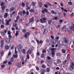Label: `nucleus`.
<instances>
[{"mask_svg":"<svg viewBox=\"0 0 74 74\" xmlns=\"http://www.w3.org/2000/svg\"><path fill=\"white\" fill-rule=\"evenodd\" d=\"M74 62H71V67L70 68V70L71 71H72L74 69Z\"/></svg>","mask_w":74,"mask_h":74,"instance_id":"1","label":"nucleus"},{"mask_svg":"<svg viewBox=\"0 0 74 74\" xmlns=\"http://www.w3.org/2000/svg\"><path fill=\"white\" fill-rule=\"evenodd\" d=\"M30 35V33L29 32H26L25 34L24 37L26 38H27V36Z\"/></svg>","mask_w":74,"mask_h":74,"instance_id":"2","label":"nucleus"},{"mask_svg":"<svg viewBox=\"0 0 74 74\" xmlns=\"http://www.w3.org/2000/svg\"><path fill=\"white\" fill-rule=\"evenodd\" d=\"M40 72L41 74H45L44 73H45V70L44 69H41Z\"/></svg>","mask_w":74,"mask_h":74,"instance_id":"3","label":"nucleus"},{"mask_svg":"<svg viewBox=\"0 0 74 74\" xmlns=\"http://www.w3.org/2000/svg\"><path fill=\"white\" fill-rule=\"evenodd\" d=\"M37 42L38 45H39L40 44H42V43L44 42V41H42V40H40V41H39V40H37Z\"/></svg>","mask_w":74,"mask_h":74,"instance_id":"4","label":"nucleus"},{"mask_svg":"<svg viewBox=\"0 0 74 74\" xmlns=\"http://www.w3.org/2000/svg\"><path fill=\"white\" fill-rule=\"evenodd\" d=\"M34 17H32L31 18L29 19V23H32V22H33L34 21Z\"/></svg>","mask_w":74,"mask_h":74,"instance_id":"5","label":"nucleus"},{"mask_svg":"<svg viewBox=\"0 0 74 74\" xmlns=\"http://www.w3.org/2000/svg\"><path fill=\"white\" fill-rule=\"evenodd\" d=\"M5 21H7L6 23V25H9V23H10V22L11 21V19L10 18L9 20H7V19H6L5 20Z\"/></svg>","mask_w":74,"mask_h":74,"instance_id":"6","label":"nucleus"},{"mask_svg":"<svg viewBox=\"0 0 74 74\" xmlns=\"http://www.w3.org/2000/svg\"><path fill=\"white\" fill-rule=\"evenodd\" d=\"M48 33V29H46L45 28L44 29V32H43V34H47Z\"/></svg>","mask_w":74,"mask_h":74,"instance_id":"7","label":"nucleus"},{"mask_svg":"<svg viewBox=\"0 0 74 74\" xmlns=\"http://www.w3.org/2000/svg\"><path fill=\"white\" fill-rule=\"evenodd\" d=\"M16 66L18 68H20L21 67V64L20 63H17L16 64Z\"/></svg>","mask_w":74,"mask_h":74,"instance_id":"8","label":"nucleus"},{"mask_svg":"<svg viewBox=\"0 0 74 74\" xmlns=\"http://www.w3.org/2000/svg\"><path fill=\"white\" fill-rule=\"evenodd\" d=\"M10 40H11L10 38H6L5 40V41L6 43H8V42H9L10 41Z\"/></svg>","mask_w":74,"mask_h":74,"instance_id":"9","label":"nucleus"},{"mask_svg":"<svg viewBox=\"0 0 74 74\" xmlns=\"http://www.w3.org/2000/svg\"><path fill=\"white\" fill-rule=\"evenodd\" d=\"M22 48H23L22 45L20 44L17 46V48L18 49H21Z\"/></svg>","mask_w":74,"mask_h":74,"instance_id":"10","label":"nucleus"},{"mask_svg":"<svg viewBox=\"0 0 74 74\" xmlns=\"http://www.w3.org/2000/svg\"><path fill=\"white\" fill-rule=\"evenodd\" d=\"M51 12L52 14H55V15H57V12H55L53 10H52L51 11Z\"/></svg>","mask_w":74,"mask_h":74,"instance_id":"11","label":"nucleus"},{"mask_svg":"<svg viewBox=\"0 0 74 74\" xmlns=\"http://www.w3.org/2000/svg\"><path fill=\"white\" fill-rule=\"evenodd\" d=\"M8 17V13H5L3 17L4 18H7Z\"/></svg>","mask_w":74,"mask_h":74,"instance_id":"12","label":"nucleus"},{"mask_svg":"<svg viewBox=\"0 0 74 74\" xmlns=\"http://www.w3.org/2000/svg\"><path fill=\"white\" fill-rule=\"evenodd\" d=\"M50 70H51V69H50L49 68H47L45 69V72L46 71V72H48L50 71Z\"/></svg>","mask_w":74,"mask_h":74,"instance_id":"13","label":"nucleus"},{"mask_svg":"<svg viewBox=\"0 0 74 74\" xmlns=\"http://www.w3.org/2000/svg\"><path fill=\"white\" fill-rule=\"evenodd\" d=\"M64 41L65 43L66 44H68L69 43V42L68 41L67 39H66V38H65Z\"/></svg>","mask_w":74,"mask_h":74,"instance_id":"14","label":"nucleus"},{"mask_svg":"<svg viewBox=\"0 0 74 74\" xmlns=\"http://www.w3.org/2000/svg\"><path fill=\"white\" fill-rule=\"evenodd\" d=\"M41 67L42 69H46V67H47V66H46V65H45L43 64L41 66Z\"/></svg>","mask_w":74,"mask_h":74,"instance_id":"15","label":"nucleus"},{"mask_svg":"<svg viewBox=\"0 0 74 74\" xmlns=\"http://www.w3.org/2000/svg\"><path fill=\"white\" fill-rule=\"evenodd\" d=\"M1 48H3V47L4 46V40H2L1 42Z\"/></svg>","mask_w":74,"mask_h":74,"instance_id":"16","label":"nucleus"},{"mask_svg":"<svg viewBox=\"0 0 74 74\" xmlns=\"http://www.w3.org/2000/svg\"><path fill=\"white\" fill-rule=\"evenodd\" d=\"M13 58H17L18 57V54H14L13 55Z\"/></svg>","mask_w":74,"mask_h":74,"instance_id":"17","label":"nucleus"},{"mask_svg":"<svg viewBox=\"0 0 74 74\" xmlns=\"http://www.w3.org/2000/svg\"><path fill=\"white\" fill-rule=\"evenodd\" d=\"M9 48H10V47L8 45H6L5 47V49H7V50H8V49H9Z\"/></svg>","mask_w":74,"mask_h":74,"instance_id":"18","label":"nucleus"},{"mask_svg":"<svg viewBox=\"0 0 74 74\" xmlns=\"http://www.w3.org/2000/svg\"><path fill=\"white\" fill-rule=\"evenodd\" d=\"M56 62H57V63L58 64H60V63H61L62 61L60 60V59L57 60Z\"/></svg>","mask_w":74,"mask_h":74,"instance_id":"19","label":"nucleus"},{"mask_svg":"<svg viewBox=\"0 0 74 74\" xmlns=\"http://www.w3.org/2000/svg\"><path fill=\"white\" fill-rule=\"evenodd\" d=\"M32 53V50H28L27 52V54H30Z\"/></svg>","mask_w":74,"mask_h":74,"instance_id":"20","label":"nucleus"},{"mask_svg":"<svg viewBox=\"0 0 74 74\" xmlns=\"http://www.w3.org/2000/svg\"><path fill=\"white\" fill-rule=\"evenodd\" d=\"M5 4V2L2 1L1 3V6H3V5H4Z\"/></svg>","mask_w":74,"mask_h":74,"instance_id":"21","label":"nucleus"},{"mask_svg":"<svg viewBox=\"0 0 74 74\" xmlns=\"http://www.w3.org/2000/svg\"><path fill=\"white\" fill-rule=\"evenodd\" d=\"M22 52L23 53H26V49H23L22 51Z\"/></svg>","mask_w":74,"mask_h":74,"instance_id":"22","label":"nucleus"},{"mask_svg":"<svg viewBox=\"0 0 74 74\" xmlns=\"http://www.w3.org/2000/svg\"><path fill=\"white\" fill-rule=\"evenodd\" d=\"M15 10V8L14 7H12L10 9V11H14Z\"/></svg>","mask_w":74,"mask_h":74,"instance_id":"23","label":"nucleus"},{"mask_svg":"<svg viewBox=\"0 0 74 74\" xmlns=\"http://www.w3.org/2000/svg\"><path fill=\"white\" fill-rule=\"evenodd\" d=\"M40 21L41 23H45V21H44L42 19H40Z\"/></svg>","mask_w":74,"mask_h":74,"instance_id":"24","label":"nucleus"},{"mask_svg":"<svg viewBox=\"0 0 74 74\" xmlns=\"http://www.w3.org/2000/svg\"><path fill=\"white\" fill-rule=\"evenodd\" d=\"M47 21L49 24H50V25H51V23L52 22V21L51 20H50L48 21Z\"/></svg>","mask_w":74,"mask_h":74,"instance_id":"25","label":"nucleus"},{"mask_svg":"<svg viewBox=\"0 0 74 74\" xmlns=\"http://www.w3.org/2000/svg\"><path fill=\"white\" fill-rule=\"evenodd\" d=\"M36 54V56H39L40 55V53L39 51L37 52Z\"/></svg>","mask_w":74,"mask_h":74,"instance_id":"26","label":"nucleus"},{"mask_svg":"<svg viewBox=\"0 0 74 74\" xmlns=\"http://www.w3.org/2000/svg\"><path fill=\"white\" fill-rule=\"evenodd\" d=\"M27 59H30V56H29V54H27Z\"/></svg>","mask_w":74,"mask_h":74,"instance_id":"27","label":"nucleus"},{"mask_svg":"<svg viewBox=\"0 0 74 74\" xmlns=\"http://www.w3.org/2000/svg\"><path fill=\"white\" fill-rule=\"evenodd\" d=\"M14 58L13 57H12L10 59V60L12 62H14Z\"/></svg>","mask_w":74,"mask_h":74,"instance_id":"28","label":"nucleus"},{"mask_svg":"<svg viewBox=\"0 0 74 74\" xmlns=\"http://www.w3.org/2000/svg\"><path fill=\"white\" fill-rule=\"evenodd\" d=\"M1 35H2V36H4V35H5V33H4V32H1Z\"/></svg>","mask_w":74,"mask_h":74,"instance_id":"29","label":"nucleus"},{"mask_svg":"<svg viewBox=\"0 0 74 74\" xmlns=\"http://www.w3.org/2000/svg\"><path fill=\"white\" fill-rule=\"evenodd\" d=\"M29 11H30V12H34V10L33 9H31Z\"/></svg>","mask_w":74,"mask_h":74,"instance_id":"30","label":"nucleus"},{"mask_svg":"<svg viewBox=\"0 0 74 74\" xmlns=\"http://www.w3.org/2000/svg\"><path fill=\"white\" fill-rule=\"evenodd\" d=\"M19 32V31H17L16 33H15V35L16 36H18V33Z\"/></svg>","mask_w":74,"mask_h":74,"instance_id":"31","label":"nucleus"},{"mask_svg":"<svg viewBox=\"0 0 74 74\" xmlns=\"http://www.w3.org/2000/svg\"><path fill=\"white\" fill-rule=\"evenodd\" d=\"M56 55L57 56H60L61 55L60 53H58L56 54Z\"/></svg>","mask_w":74,"mask_h":74,"instance_id":"32","label":"nucleus"},{"mask_svg":"<svg viewBox=\"0 0 74 74\" xmlns=\"http://www.w3.org/2000/svg\"><path fill=\"white\" fill-rule=\"evenodd\" d=\"M39 5L40 7H42V3L40 2L39 3Z\"/></svg>","mask_w":74,"mask_h":74,"instance_id":"33","label":"nucleus"},{"mask_svg":"<svg viewBox=\"0 0 74 74\" xmlns=\"http://www.w3.org/2000/svg\"><path fill=\"white\" fill-rule=\"evenodd\" d=\"M8 35H11V31L8 30Z\"/></svg>","mask_w":74,"mask_h":74,"instance_id":"34","label":"nucleus"},{"mask_svg":"<svg viewBox=\"0 0 74 74\" xmlns=\"http://www.w3.org/2000/svg\"><path fill=\"white\" fill-rule=\"evenodd\" d=\"M44 11L45 12H48V10H47V9L45 8H44L43 9Z\"/></svg>","mask_w":74,"mask_h":74,"instance_id":"35","label":"nucleus"},{"mask_svg":"<svg viewBox=\"0 0 74 74\" xmlns=\"http://www.w3.org/2000/svg\"><path fill=\"white\" fill-rule=\"evenodd\" d=\"M47 18H42V20L45 21H45H47Z\"/></svg>","mask_w":74,"mask_h":74,"instance_id":"36","label":"nucleus"},{"mask_svg":"<svg viewBox=\"0 0 74 74\" xmlns=\"http://www.w3.org/2000/svg\"><path fill=\"white\" fill-rule=\"evenodd\" d=\"M1 8H2V11H4V9H5V6H2L1 7Z\"/></svg>","mask_w":74,"mask_h":74,"instance_id":"37","label":"nucleus"},{"mask_svg":"<svg viewBox=\"0 0 74 74\" xmlns=\"http://www.w3.org/2000/svg\"><path fill=\"white\" fill-rule=\"evenodd\" d=\"M41 58H44V53H42L41 55Z\"/></svg>","mask_w":74,"mask_h":74,"instance_id":"38","label":"nucleus"},{"mask_svg":"<svg viewBox=\"0 0 74 74\" xmlns=\"http://www.w3.org/2000/svg\"><path fill=\"white\" fill-rule=\"evenodd\" d=\"M67 61V60H65V61L63 62L62 63L63 64H66Z\"/></svg>","mask_w":74,"mask_h":74,"instance_id":"39","label":"nucleus"},{"mask_svg":"<svg viewBox=\"0 0 74 74\" xmlns=\"http://www.w3.org/2000/svg\"><path fill=\"white\" fill-rule=\"evenodd\" d=\"M26 15L27 16L29 15V12L27 10V11L26 13Z\"/></svg>","mask_w":74,"mask_h":74,"instance_id":"40","label":"nucleus"},{"mask_svg":"<svg viewBox=\"0 0 74 74\" xmlns=\"http://www.w3.org/2000/svg\"><path fill=\"white\" fill-rule=\"evenodd\" d=\"M17 25L15 23H13V26H14V27H16Z\"/></svg>","mask_w":74,"mask_h":74,"instance_id":"41","label":"nucleus"},{"mask_svg":"<svg viewBox=\"0 0 74 74\" xmlns=\"http://www.w3.org/2000/svg\"><path fill=\"white\" fill-rule=\"evenodd\" d=\"M22 32H23V33H25L26 32V29H23L22 30Z\"/></svg>","mask_w":74,"mask_h":74,"instance_id":"42","label":"nucleus"},{"mask_svg":"<svg viewBox=\"0 0 74 74\" xmlns=\"http://www.w3.org/2000/svg\"><path fill=\"white\" fill-rule=\"evenodd\" d=\"M51 54L52 55H55V52L53 51L51 52Z\"/></svg>","mask_w":74,"mask_h":74,"instance_id":"43","label":"nucleus"},{"mask_svg":"<svg viewBox=\"0 0 74 74\" xmlns=\"http://www.w3.org/2000/svg\"><path fill=\"white\" fill-rule=\"evenodd\" d=\"M62 52H63V53H65L66 51L64 49H62Z\"/></svg>","mask_w":74,"mask_h":74,"instance_id":"44","label":"nucleus"},{"mask_svg":"<svg viewBox=\"0 0 74 74\" xmlns=\"http://www.w3.org/2000/svg\"><path fill=\"white\" fill-rule=\"evenodd\" d=\"M8 37L9 38H9L10 39V38H12V36H11V35H9Z\"/></svg>","mask_w":74,"mask_h":74,"instance_id":"45","label":"nucleus"},{"mask_svg":"<svg viewBox=\"0 0 74 74\" xmlns=\"http://www.w3.org/2000/svg\"><path fill=\"white\" fill-rule=\"evenodd\" d=\"M63 22V20H60L59 21V22L60 23H61V22Z\"/></svg>","mask_w":74,"mask_h":74,"instance_id":"46","label":"nucleus"},{"mask_svg":"<svg viewBox=\"0 0 74 74\" xmlns=\"http://www.w3.org/2000/svg\"><path fill=\"white\" fill-rule=\"evenodd\" d=\"M42 53H45V52H46V50H45V49H43L42 50Z\"/></svg>","mask_w":74,"mask_h":74,"instance_id":"47","label":"nucleus"},{"mask_svg":"<svg viewBox=\"0 0 74 74\" xmlns=\"http://www.w3.org/2000/svg\"><path fill=\"white\" fill-rule=\"evenodd\" d=\"M56 27L57 29H58V28H59L60 27V25H58L57 26H56Z\"/></svg>","mask_w":74,"mask_h":74,"instance_id":"48","label":"nucleus"},{"mask_svg":"<svg viewBox=\"0 0 74 74\" xmlns=\"http://www.w3.org/2000/svg\"><path fill=\"white\" fill-rule=\"evenodd\" d=\"M68 4H69V5H72V2L71 1L69 2H68Z\"/></svg>","mask_w":74,"mask_h":74,"instance_id":"49","label":"nucleus"},{"mask_svg":"<svg viewBox=\"0 0 74 74\" xmlns=\"http://www.w3.org/2000/svg\"><path fill=\"white\" fill-rule=\"evenodd\" d=\"M11 54V51H9L8 54V56H10Z\"/></svg>","mask_w":74,"mask_h":74,"instance_id":"50","label":"nucleus"},{"mask_svg":"<svg viewBox=\"0 0 74 74\" xmlns=\"http://www.w3.org/2000/svg\"><path fill=\"white\" fill-rule=\"evenodd\" d=\"M69 34H71V33H72V31L71 30H69Z\"/></svg>","mask_w":74,"mask_h":74,"instance_id":"51","label":"nucleus"},{"mask_svg":"<svg viewBox=\"0 0 74 74\" xmlns=\"http://www.w3.org/2000/svg\"><path fill=\"white\" fill-rule=\"evenodd\" d=\"M65 28H66V26L64 25L62 29H64Z\"/></svg>","mask_w":74,"mask_h":74,"instance_id":"52","label":"nucleus"},{"mask_svg":"<svg viewBox=\"0 0 74 74\" xmlns=\"http://www.w3.org/2000/svg\"><path fill=\"white\" fill-rule=\"evenodd\" d=\"M36 67V70H37V71H39V68H38V67Z\"/></svg>","mask_w":74,"mask_h":74,"instance_id":"53","label":"nucleus"},{"mask_svg":"<svg viewBox=\"0 0 74 74\" xmlns=\"http://www.w3.org/2000/svg\"><path fill=\"white\" fill-rule=\"evenodd\" d=\"M47 58L48 59V60H50V59H51L50 57L49 56H48L47 57Z\"/></svg>","mask_w":74,"mask_h":74,"instance_id":"54","label":"nucleus"},{"mask_svg":"<svg viewBox=\"0 0 74 74\" xmlns=\"http://www.w3.org/2000/svg\"><path fill=\"white\" fill-rule=\"evenodd\" d=\"M15 53L16 54L17 53V51H16V48H15Z\"/></svg>","mask_w":74,"mask_h":74,"instance_id":"55","label":"nucleus"},{"mask_svg":"<svg viewBox=\"0 0 74 74\" xmlns=\"http://www.w3.org/2000/svg\"><path fill=\"white\" fill-rule=\"evenodd\" d=\"M29 3H28V2L26 3V7H28V5H29Z\"/></svg>","mask_w":74,"mask_h":74,"instance_id":"56","label":"nucleus"},{"mask_svg":"<svg viewBox=\"0 0 74 74\" xmlns=\"http://www.w3.org/2000/svg\"><path fill=\"white\" fill-rule=\"evenodd\" d=\"M1 68H4L5 67V65H2L1 66Z\"/></svg>","mask_w":74,"mask_h":74,"instance_id":"57","label":"nucleus"},{"mask_svg":"<svg viewBox=\"0 0 74 74\" xmlns=\"http://www.w3.org/2000/svg\"><path fill=\"white\" fill-rule=\"evenodd\" d=\"M32 4L34 6V5H35L36 4V3H34V2H32Z\"/></svg>","mask_w":74,"mask_h":74,"instance_id":"58","label":"nucleus"},{"mask_svg":"<svg viewBox=\"0 0 74 74\" xmlns=\"http://www.w3.org/2000/svg\"><path fill=\"white\" fill-rule=\"evenodd\" d=\"M8 64L9 65H11L12 64V63L11 62H8Z\"/></svg>","mask_w":74,"mask_h":74,"instance_id":"59","label":"nucleus"},{"mask_svg":"<svg viewBox=\"0 0 74 74\" xmlns=\"http://www.w3.org/2000/svg\"><path fill=\"white\" fill-rule=\"evenodd\" d=\"M56 40H58L59 39V36H57L56 37Z\"/></svg>","mask_w":74,"mask_h":74,"instance_id":"60","label":"nucleus"},{"mask_svg":"<svg viewBox=\"0 0 74 74\" xmlns=\"http://www.w3.org/2000/svg\"><path fill=\"white\" fill-rule=\"evenodd\" d=\"M48 4H49V5H50V6H52L53 5H52V4L51 3H48Z\"/></svg>","mask_w":74,"mask_h":74,"instance_id":"61","label":"nucleus"},{"mask_svg":"<svg viewBox=\"0 0 74 74\" xmlns=\"http://www.w3.org/2000/svg\"><path fill=\"white\" fill-rule=\"evenodd\" d=\"M14 47V45H12L11 47V49H12Z\"/></svg>","mask_w":74,"mask_h":74,"instance_id":"62","label":"nucleus"},{"mask_svg":"<svg viewBox=\"0 0 74 74\" xmlns=\"http://www.w3.org/2000/svg\"><path fill=\"white\" fill-rule=\"evenodd\" d=\"M23 57L22 56L21 58V60L22 61H24V59H23Z\"/></svg>","mask_w":74,"mask_h":74,"instance_id":"63","label":"nucleus"},{"mask_svg":"<svg viewBox=\"0 0 74 74\" xmlns=\"http://www.w3.org/2000/svg\"><path fill=\"white\" fill-rule=\"evenodd\" d=\"M6 12H8V11H9V9H8V8L6 9Z\"/></svg>","mask_w":74,"mask_h":74,"instance_id":"64","label":"nucleus"}]
</instances>
